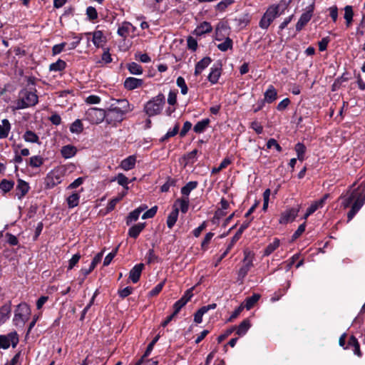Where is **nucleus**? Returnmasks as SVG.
I'll return each instance as SVG.
<instances>
[{"mask_svg": "<svg viewBox=\"0 0 365 365\" xmlns=\"http://www.w3.org/2000/svg\"><path fill=\"white\" fill-rule=\"evenodd\" d=\"M38 103V96L36 91L27 88L21 90L18 99L14 102V109L21 110L35 106Z\"/></svg>", "mask_w": 365, "mask_h": 365, "instance_id": "1", "label": "nucleus"}, {"mask_svg": "<svg viewBox=\"0 0 365 365\" xmlns=\"http://www.w3.org/2000/svg\"><path fill=\"white\" fill-rule=\"evenodd\" d=\"M165 103V96L163 93H159L145 104L143 110L149 117H153L162 112Z\"/></svg>", "mask_w": 365, "mask_h": 365, "instance_id": "2", "label": "nucleus"}, {"mask_svg": "<svg viewBox=\"0 0 365 365\" xmlns=\"http://www.w3.org/2000/svg\"><path fill=\"white\" fill-rule=\"evenodd\" d=\"M31 315V308L26 303H21L15 310L13 322L16 327H22L29 320Z\"/></svg>", "mask_w": 365, "mask_h": 365, "instance_id": "3", "label": "nucleus"}, {"mask_svg": "<svg viewBox=\"0 0 365 365\" xmlns=\"http://www.w3.org/2000/svg\"><path fill=\"white\" fill-rule=\"evenodd\" d=\"M280 14L279 5L273 4L269 6L259 21V27L262 29H267L273 21Z\"/></svg>", "mask_w": 365, "mask_h": 365, "instance_id": "4", "label": "nucleus"}, {"mask_svg": "<svg viewBox=\"0 0 365 365\" xmlns=\"http://www.w3.org/2000/svg\"><path fill=\"white\" fill-rule=\"evenodd\" d=\"M106 111L98 108H90L85 113L84 120L91 124H99L105 120Z\"/></svg>", "mask_w": 365, "mask_h": 365, "instance_id": "5", "label": "nucleus"}, {"mask_svg": "<svg viewBox=\"0 0 365 365\" xmlns=\"http://www.w3.org/2000/svg\"><path fill=\"white\" fill-rule=\"evenodd\" d=\"M19 341V334L16 331L0 335V349H7L10 346L15 348Z\"/></svg>", "mask_w": 365, "mask_h": 365, "instance_id": "6", "label": "nucleus"}, {"mask_svg": "<svg viewBox=\"0 0 365 365\" xmlns=\"http://www.w3.org/2000/svg\"><path fill=\"white\" fill-rule=\"evenodd\" d=\"M254 254L245 250L244 251L243 265L238 272V279L242 281L253 267Z\"/></svg>", "mask_w": 365, "mask_h": 365, "instance_id": "7", "label": "nucleus"}, {"mask_svg": "<svg viewBox=\"0 0 365 365\" xmlns=\"http://www.w3.org/2000/svg\"><path fill=\"white\" fill-rule=\"evenodd\" d=\"M106 115L105 120L107 123L113 125H116L118 123H121L125 115L118 108L114 107V104H112L108 111H106Z\"/></svg>", "mask_w": 365, "mask_h": 365, "instance_id": "8", "label": "nucleus"}, {"mask_svg": "<svg viewBox=\"0 0 365 365\" xmlns=\"http://www.w3.org/2000/svg\"><path fill=\"white\" fill-rule=\"evenodd\" d=\"M346 334H343L339 340V344L340 346H342L344 349H351L354 354L358 356H361V353L360 351L359 344L356 339V338L354 336H351L347 343V345L345 346L346 341Z\"/></svg>", "mask_w": 365, "mask_h": 365, "instance_id": "9", "label": "nucleus"}, {"mask_svg": "<svg viewBox=\"0 0 365 365\" xmlns=\"http://www.w3.org/2000/svg\"><path fill=\"white\" fill-rule=\"evenodd\" d=\"M300 210V205L296 207H288L284 210L279 216V223L281 225H287L294 221Z\"/></svg>", "mask_w": 365, "mask_h": 365, "instance_id": "10", "label": "nucleus"}, {"mask_svg": "<svg viewBox=\"0 0 365 365\" xmlns=\"http://www.w3.org/2000/svg\"><path fill=\"white\" fill-rule=\"evenodd\" d=\"M63 174L59 169H54L50 171L45 179V183L47 188H53L60 184L62 181Z\"/></svg>", "mask_w": 365, "mask_h": 365, "instance_id": "11", "label": "nucleus"}, {"mask_svg": "<svg viewBox=\"0 0 365 365\" xmlns=\"http://www.w3.org/2000/svg\"><path fill=\"white\" fill-rule=\"evenodd\" d=\"M354 184L349 188L347 192L340 197L341 200V205L344 208H347L350 206L352 202L358 198L359 196V188H354Z\"/></svg>", "mask_w": 365, "mask_h": 365, "instance_id": "12", "label": "nucleus"}, {"mask_svg": "<svg viewBox=\"0 0 365 365\" xmlns=\"http://www.w3.org/2000/svg\"><path fill=\"white\" fill-rule=\"evenodd\" d=\"M357 188H359V196L356 201L352 204L351 210L347 214L348 222L353 219L361 207L365 204V194L362 196L363 190H360L359 187Z\"/></svg>", "mask_w": 365, "mask_h": 365, "instance_id": "13", "label": "nucleus"}, {"mask_svg": "<svg viewBox=\"0 0 365 365\" xmlns=\"http://www.w3.org/2000/svg\"><path fill=\"white\" fill-rule=\"evenodd\" d=\"M314 10V4H312L306 7L305 11L301 15L296 24V30L299 31L311 20Z\"/></svg>", "mask_w": 365, "mask_h": 365, "instance_id": "14", "label": "nucleus"}, {"mask_svg": "<svg viewBox=\"0 0 365 365\" xmlns=\"http://www.w3.org/2000/svg\"><path fill=\"white\" fill-rule=\"evenodd\" d=\"M329 196V194H325L320 200L313 202L307 208L303 219L306 221L309 216L313 214L316 210H317L319 208L323 207Z\"/></svg>", "mask_w": 365, "mask_h": 365, "instance_id": "15", "label": "nucleus"}, {"mask_svg": "<svg viewBox=\"0 0 365 365\" xmlns=\"http://www.w3.org/2000/svg\"><path fill=\"white\" fill-rule=\"evenodd\" d=\"M135 31V26H133L130 22L124 21L118 26L117 33L120 36L125 38L130 35V34L134 33Z\"/></svg>", "mask_w": 365, "mask_h": 365, "instance_id": "16", "label": "nucleus"}, {"mask_svg": "<svg viewBox=\"0 0 365 365\" xmlns=\"http://www.w3.org/2000/svg\"><path fill=\"white\" fill-rule=\"evenodd\" d=\"M222 66L220 63H215L210 68V72L207 76L208 81L212 84L217 83L221 76Z\"/></svg>", "mask_w": 365, "mask_h": 365, "instance_id": "17", "label": "nucleus"}, {"mask_svg": "<svg viewBox=\"0 0 365 365\" xmlns=\"http://www.w3.org/2000/svg\"><path fill=\"white\" fill-rule=\"evenodd\" d=\"M216 307L217 304L215 303L202 307L194 314L195 322L197 324H200L202 322L203 315L206 314L209 310L215 309Z\"/></svg>", "mask_w": 365, "mask_h": 365, "instance_id": "18", "label": "nucleus"}, {"mask_svg": "<svg viewBox=\"0 0 365 365\" xmlns=\"http://www.w3.org/2000/svg\"><path fill=\"white\" fill-rule=\"evenodd\" d=\"M143 80L134 77L126 78L123 83L124 87L129 91L140 88L143 86Z\"/></svg>", "mask_w": 365, "mask_h": 365, "instance_id": "19", "label": "nucleus"}, {"mask_svg": "<svg viewBox=\"0 0 365 365\" xmlns=\"http://www.w3.org/2000/svg\"><path fill=\"white\" fill-rule=\"evenodd\" d=\"M30 189L29 185L26 181L19 179L17 182L16 187V195L19 200H21L29 192Z\"/></svg>", "mask_w": 365, "mask_h": 365, "instance_id": "20", "label": "nucleus"}, {"mask_svg": "<svg viewBox=\"0 0 365 365\" xmlns=\"http://www.w3.org/2000/svg\"><path fill=\"white\" fill-rule=\"evenodd\" d=\"M143 268L144 264L143 263H139L135 264L130 269L129 273V279L132 281L133 283H137L139 281Z\"/></svg>", "mask_w": 365, "mask_h": 365, "instance_id": "21", "label": "nucleus"}, {"mask_svg": "<svg viewBox=\"0 0 365 365\" xmlns=\"http://www.w3.org/2000/svg\"><path fill=\"white\" fill-rule=\"evenodd\" d=\"M11 312V303H6L0 307V326L4 324L10 317Z\"/></svg>", "mask_w": 365, "mask_h": 365, "instance_id": "22", "label": "nucleus"}, {"mask_svg": "<svg viewBox=\"0 0 365 365\" xmlns=\"http://www.w3.org/2000/svg\"><path fill=\"white\" fill-rule=\"evenodd\" d=\"M92 42L97 48H103V45L106 42V38L103 35V31H96L93 32Z\"/></svg>", "mask_w": 365, "mask_h": 365, "instance_id": "23", "label": "nucleus"}, {"mask_svg": "<svg viewBox=\"0 0 365 365\" xmlns=\"http://www.w3.org/2000/svg\"><path fill=\"white\" fill-rule=\"evenodd\" d=\"M147 205H141L139 207L136 208L133 211L129 213L126 219V224L128 225H130L132 222H135L138 220L140 213L147 209Z\"/></svg>", "mask_w": 365, "mask_h": 365, "instance_id": "24", "label": "nucleus"}, {"mask_svg": "<svg viewBox=\"0 0 365 365\" xmlns=\"http://www.w3.org/2000/svg\"><path fill=\"white\" fill-rule=\"evenodd\" d=\"M227 26L225 23H219L215 29V39L218 41H222L225 39V35L227 34Z\"/></svg>", "mask_w": 365, "mask_h": 365, "instance_id": "25", "label": "nucleus"}, {"mask_svg": "<svg viewBox=\"0 0 365 365\" xmlns=\"http://www.w3.org/2000/svg\"><path fill=\"white\" fill-rule=\"evenodd\" d=\"M212 60L210 57H204L197 63L195 68V75H200L211 63Z\"/></svg>", "mask_w": 365, "mask_h": 365, "instance_id": "26", "label": "nucleus"}, {"mask_svg": "<svg viewBox=\"0 0 365 365\" xmlns=\"http://www.w3.org/2000/svg\"><path fill=\"white\" fill-rule=\"evenodd\" d=\"M135 163L136 157L135 155H130L121 161L120 167L123 170L128 171L135 167Z\"/></svg>", "mask_w": 365, "mask_h": 365, "instance_id": "27", "label": "nucleus"}, {"mask_svg": "<svg viewBox=\"0 0 365 365\" xmlns=\"http://www.w3.org/2000/svg\"><path fill=\"white\" fill-rule=\"evenodd\" d=\"M11 129V125L8 119H3L0 124V139L6 138Z\"/></svg>", "mask_w": 365, "mask_h": 365, "instance_id": "28", "label": "nucleus"}, {"mask_svg": "<svg viewBox=\"0 0 365 365\" xmlns=\"http://www.w3.org/2000/svg\"><path fill=\"white\" fill-rule=\"evenodd\" d=\"M212 30V27L211 24L207 21H203L196 27L194 32L197 36H202L211 32Z\"/></svg>", "mask_w": 365, "mask_h": 365, "instance_id": "29", "label": "nucleus"}, {"mask_svg": "<svg viewBox=\"0 0 365 365\" xmlns=\"http://www.w3.org/2000/svg\"><path fill=\"white\" fill-rule=\"evenodd\" d=\"M189 198L182 197L181 198H178L175 200L174 207L175 208L177 206H179L178 208L180 209L182 213H186L189 208Z\"/></svg>", "mask_w": 365, "mask_h": 365, "instance_id": "30", "label": "nucleus"}, {"mask_svg": "<svg viewBox=\"0 0 365 365\" xmlns=\"http://www.w3.org/2000/svg\"><path fill=\"white\" fill-rule=\"evenodd\" d=\"M144 228H145L144 222L138 223L136 225H134L131 227H130V229L128 230V234L130 237L135 239L139 236V235L143 230Z\"/></svg>", "mask_w": 365, "mask_h": 365, "instance_id": "31", "label": "nucleus"}, {"mask_svg": "<svg viewBox=\"0 0 365 365\" xmlns=\"http://www.w3.org/2000/svg\"><path fill=\"white\" fill-rule=\"evenodd\" d=\"M198 185L197 181H190L185 186L181 188V194L182 197L189 198V195L193 190H195Z\"/></svg>", "mask_w": 365, "mask_h": 365, "instance_id": "32", "label": "nucleus"}, {"mask_svg": "<svg viewBox=\"0 0 365 365\" xmlns=\"http://www.w3.org/2000/svg\"><path fill=\"white\" fill-rule=\"evenodd\" d=\"M116 102L118 104V106H114V107L118 108V110H120V111L123 114H125L133 110V108L130 106L128 101L125 98L118 99L116 100Z\"/></svg>", "mask_w": 365, "mask_h": 365, "instance_id": "33", "label": "nucleus"}, {"mask_svg": "<svg viewBox=\"0 0 365 365\" xmlns=\"http://www.w3.org/2000/svg\"><path fill=\"white\" fill-rule=\"evenodd\" d=\"M277 93L273 86H269L264 93V101L267 103H272L277 98Z\"/></svg>", "mask_w": 365, "mask_h": 365, "instance_id": "34", "label": "nucleus"}, {"mask_svg": "<svg viewBox=\"0 0 365 365\" xmlns=\"http://www.w3.org/2000/svg\"><path fill=\"white\" fill-rule=\"evenodd\" d=\"M76 152L77 150L76 147L70 145L62 147L61 150L62 156L66 159L73 157L76 155Z\"/></svg>", "mask_w": 365, "mask_h": 365, "instance_id": "35", "label": "nucleus"}, {"mask_svg": "<svg viewBox=\"0 0 365 365\" xmlns=\"http://www.w3.org/2000/svg\"><path fill=\"white\" fill-rule=\"evenodd\" d=\"M251 327L249 319L243 320L236 329V334L240 336H244Z\"/></svg>", "mask_w": 365, "mask_h": 365, "instance_id": "36", "label": "nucleus"}, {"mask_svg": "<svg viewBox=\"0 0 365 365\" xmlns=\"http://www.w3.org/2000/svg\"><path fill=\"white\" fill-rule=\"evenodd\" d=\"M222 42L217 45V48L222 52L231 50L233 47V41L230 37H226L222 41Z\"/></svg>", "mask_w": 365, "mask_h": 365, "instance_id": "37", "label": "nucleus"}, {"mask_svg": "<svg viewBox=\"0 0 365 365\" xmlns=\"http://www.w3.org/2000/svg\"><path fill=\"white\" fill-rule=\"evenodd\" d=\"M111 182L117 181L118 185L123 187L126 190H128V178L123 173H118L115 177L110 180Z\"/></svg>", "mask_w": 365, "mask_h": 365, "instance_id": "38", "label": "nucleus"}, {"mask_svg": "<svg viewBox=\"0 0 365 365\" xmlns=\"http://www.w3.org/2000/svg\"><path fill=\"white\" fill-rule=\"evenodd\" d=\"M210 120L209 118L202 119L200 121H198L193 128L194 132L196 133H202L205 129L207 128Z\"/></svg>", "mask_w": 365, "mask_h": 365, "instance_id": "39", "label": "nucleus"}, {"mask_svg": "<svg viewBox=\"0 0 365 365\" xmlns=\"http://www.w3.org/2000/svg\"><path fill=\"white\" fill-rule=\"evenodd\" d=\"M179 209L178 207L174 208L172 212L169 214L167 218V225L169 228H172L176 223L178 217Z\"/></svg>", "mask_w": 365, "mask_h": 365, "instance_id": "40", "label": "nucleus"}, {"mask_svg": "<svg viewBox=\"0 0 365 365\" xmlns=\"http://www.w3.org/2000/svg\"><path fill=\"white\" fill-rule=\"evenodd\" d=\"M23 138L28 143H40L38 136L31 130H26L23 135Z\"/></svg>", "mask_w": 365, "mask_h": 365, "instance_id": "41", "label": "nucleus"}, {"mask_svg": "<svg viewBox=\"0 0 365 365\" xmlns=\"http://www.w3.org/2000/svg\"><path fill=\"white\" fill-rule=\"evenodd\" d=\"M259 298L260 295L259 294H254L251 297H247L245 301L244 307L250 310L258 302Z\"/></svg>", "mask_w": 365, "mask_h": 365, "instance_id": "42", "label": "nucleus"}, {"mask_svg": "<svg viewBox=\"0 0 365 365\" xmlns=\"http://www.w3.org/2000/svg\"><path fill=\"white\" fill-rule=\"evenodd\" d=\"M280 245L279 240L274 238V241L269 243L264 251V256L270 255L274 250H276Z\"/></svg>", "mask_w": 365, "mask_h": 365, "instance_id": "43", "label": "nucleus"}, {"mask_svg": "<svg viewBox=\"0 0 365 365\" xmlns=\"http://www.w3.org/2000/svg\"><path fill=\"white\" fill-rule=\"evenodd\" d=\"M251 220H245L240 225L236 234L232 237V242H236L241 237L243 232L250 226Z\"/></svg>", "mask_w": 365, "mask_h": 365, "instance_id": "44", "label": "nucleus"}, {"mask_svg": "<svg viewBox=\"0 0 365 365\" xmlns=\"http://www.w3.org/2000/svg\"><path fill=\"white\" fill-rule=\"evenodd\" d=\"M128 70L133 75H140L143 73V71L141 66L135 62L128 63Z\"/></svg>", "mask_w": 365, "mask_h": 365, "instance_id": "45", "label": "nucleus"}, {"mask_svg": "<svg viewBox=\"0 0 365 365\" xmlns=\"http://www.w3.org/2000/svg\"><path fill=\"white\" fill-rule=\"evenodd\" d=\"M80 195L78 193H73L67 198V204L69 208L76 207L79 203Z\"/></svg>", "mask_w": 365, "mask_h": 365, "instance_id": "46", "label": "nucleus"}, {"mask_svg": "<svg viewBox=\"0 0 365 365\" xmlns=\"http://www.w3.org/2000/svg\"><path fill=\"white\" fill-rule=\"evenodd\" d=\"M160 336L157 335L154 337V339L151 341V342L148 345L147 349L142 356L141 359L139 361H141V363H143L144 359L148 357L150 353L152 352L154 345L156 344V342L159 340Z\"/></svg>", "mask_w": 365, "mask_h": 365, "instance_id": "47", "label": "nucleus"}, {"mask_svg": "<svg viewBox=\"0 0 365 365\" xmlns=\"http://www.w3.org/2000/svg\"><path fill=\"white\" fill-rule=\"evenodd\" d=\"M294 150L297 155V159L300 161L304 160V154L306 152V147L303 143H297L295 145Z\"/></svg>", "mask_w": 365, "mask_h": 365, "instance_id": "48", "label": "nucleus"}, {"mask_svg": "<svg viewBox=\"0 0 365 365\" xmlns=\"http://www.w3.org/2000/svg\"><path fill=\"white\" fill-rule=\"evenodd\" d=\"M66 66V63L61 59H58L57 61L50 65L49 69L51 71H61Z\"/></svg>", "mask_w": 365, "mask_h": 365, "instance_id": "49", "label": "nucleus"}, {"mask_svg": "<svg viewBox=\"0 0 365 365\" xmlns=\"http://www.w3.org/2000/svg\"><path fill=\"white\" fill-rule=\"evenodd\" d=\"M177 183V180L170 177L168 178L166 182L161 186L160 190L163 192H166L171 187H175Z\"/></svg>", "mask_w": 365, "mask_h": 365, "instance_id": "50", "label": "nucleus"}, {"mask_svg": "<svg viewBox=\"0 0 365 365\" xmlns=\"http://www.w3.org/2000/svg\"><path fill=\"white\" fill-rule=\"evenodd\" d=\"M83 124L79 119L76 120L70 126V131L72 133H80L83 131Z\"/></svg>", "mask_w": 365, "mask_h": 365, "instance_id": "51", "label": "nucleus"}, {"mask_svg": "<svg viewBox=\"0 0 365 365\" xmlns=\"http://www.w3.org/2000/svg\"><path fill=\"white\" fill-rule=\"evenodd\" d=\"M237 25L240 27L246 26L250 21V16L248 13L244 14L242 16L235 19Z\"/></svg>", "mask_w": 365, "mask_h": 365, "instance_id": "52", "label": "nucleus"}, {"mask_svg": "<svg viewBox=\"0 0 365 365\" xmlns=\"http://www.w3.org/2000/svg\"><path fill=\"white\" fill-rule=\"evenodd\" d=\"M14 185V182L12 180H3L0 182V190L4 192H9Z\"/></svg>", "mask_w": 365, "mask_h": 365, "instance_id": "53", "label": "nucleus"}, {"mask_svg": "<svg viewBox=\"0 0 365 365\" xmlns=\"http://www.w3.org/2000/svg\"><path fill=\"white\" fill-rule=\"evenodd\" d=\"M234 0H222L215 6V9L220 11H224L228 6L234 4Z\"/></svg>", "mask_w": 365, "mask_h": 365, "instance_id": "54", "label": "nucleus"}, {"mask_svg": "<svg viewBox=\"0 0 365 365\" xmlns=\"http://www.w3.org/2000/svg\"><path fill=\"white\" fill-rule=\"evenodd\" d=\"M177 86L180 88L181 93L185 95L187 93L188 88L185 79L182 76H179L176 81Z\"/></svg>", "mask_w": 365, "mask_h": 365, "instance_id": "55", "label": "nucleus"}, {"mask_svg": "<svg viewBox=\"0 0 365 365\" xmlns=\"http://www.w3.org/2000/svg\"><path fill=\"white\" fill-rule=\"evenodd\" d=\"M43 164V159L39 155H34L29 159V165L32 168H38Z\"/></svg>", "mask_w": 365, "mask_h": 365, "instance_id": "56", "label": "nucleus"}, {"mask_svg": "<svg viewBox=\"0 0 365 365\" xmlns=\"http://www.w3.org/2000/svg\"><path fill=\"white\" fill-rule=\"evenodd\" d=\"M179 131V124L176 123L173 129L168 130L165 135L162 137L161 141H165L168 138L175 136Z\"/></svg>", "mask_w": 365, "mask_h": 365, "instance_id": "57", "label": "nucleus"}, {"mask_svg": "<svg viewBox=\"0 0 365 365\" xmlns=\"http://www.w3.org/2000/svg\"><path fill=\"white\" fill-rule=\"evenodd\" d=\"M220 205L221 208L215 212V215L218 217H222L225 215L224 211L229 207V202L225 198H222L220 201Z\"/></svg>", "mask_w": 365, "mask_h": 365, "instance_id": "58", "label": "nucleus"}, {"mask_svg": "<svg viewBox=\"0 0 365 365\" xmlns=\"http://www.w3.org/2000/svg\"><path fill=\"white\" fill-rule=\"evenodd\" d=\"M267 149H271L272 148H274L277 151L281 152L282 150V147L280 145L277 143V141L274 138H270L267 142Z\"/></svg>", "mask_w": 365, "mask_h": 365, "instance_id": "59", "label": "nucleus"}, {"mask_svg": "<svg viewBox=\"0 0 365 365\" xmlns=\"http://www.w3.org/2000/svg\"><path fill=\"white\" fill-rule=\"evenodd\" d=\"M231 163V160L229 158H225L220 163L217 168H214L212 170L213 173H217L221 171L222 169L227 168Z\"/></svg>", "mask_w": 365, "mask_h": 365, "instance_id": "60", "label": "nucleus"}, {"mask_svg": "<svg viewBox=\"0 0 365 365\" xmlns=\"http://www.w3.org/2000/svg\"><path fill=\"white\" fill-rule=\"evenodd\" d=\"M165 283V279H164L162 282L157 284L152 290L150 291L149 296L155 297L157 294H158L163 289Z\"/></svg>", "mask_w": 365, "mask_h": 365, "instance_id": "61", "label": "nucleus"}, {"mask_svg": "<svg viewBox=\"0 0 365 365\" xmlns=\"http://www.w3.org/2000/svg\"><path fill=\"white\" fill-rule=\"evenodd\" d=\"M81 259V255L79 253H76L72 256V257L68 261V269L71 270L72 269L76 264L78 262L79 259Z\"/></svg>", "mask_w": 365, "mask_h": 365, "instance_id": "62", "label": "nucleus"}, {"mask_svg": "<svg viewBox=\"0 0 365 365\" xmlns=\"http://www.w3.org/2000/svg\"><path fill=\"white\" fill-rule=\"evenodd\" d=\"M157 210H158L157 206L152 207L150 209H149L148 210H147L146 212H145L143 214L142 218L145 220V219L153 217L155 216V215L156 214Z\"/></svg>", "mask_w": 365, "mask_h": 365, "instance_id": "63", "label": "nucleus"}, {"mask_svg": "<svg viewBox=\"0 0 365 365\" xmlns=\"http://www.w3.org/2000/svg\"><path fill=\"white\" fill-rule=\"evenodd\" d=\"M86 14L89 19L95 20L98 18V13L96 9L93 6H88L86 9Z\"/></svg>", "mask_w": 365, "mask_h": 365, "instance_id": "64", "label": "nucleus"}]
</instances>
